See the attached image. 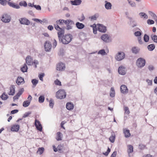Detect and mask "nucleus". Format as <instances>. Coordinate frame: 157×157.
Segmentation results:
<instances>
[{
  "mask_svg": "<svg viewBox=\"0 0 157 157\" xmlns=\"http://www.w3.org/2000/svg\"><path fill=\"white\" fill-rule=\"evenodd\" d=\"M25 61L26 63L28 66H33L35 68H36L37 65L39 64L37 60L33 59L30 56H28L26 58Z\"/></svg>",
  "mask_w": 157,
  "mask_h": 157,
  "instance_id": "obj_1",
  "label": "nucleus"
},
{
  "mask_svg": "<svg viewBox=\"0 0 157 157\" xmlns=\"http://www.w3.org/2000/svg\"><path fill=\"white\" fill-rule=\"evenodd\" d=\"M61 40V42L64 44H67L69 43L72 40V36L70 34H67L63 36Z\"/></svg>",
  "mask_w": 157,
  "mask_h": 157,
  "instance_id": "obj_2",
  "label": "nucleus"
},
{
  "mask_svg": "<svg viewBox=\"0 0 157 157\" xmlns=\"http://www.w3.org/2000/svg\"><path fill=\"white\" fill-rule=\"evenodd\" d=\"M66 96V93L63 90H60L56 93V97L58 99H61L64 98Z\"/></svg>",
  "mask_w": 157,
  "mask_h": 157,
  "instance_id": "obj_3",
  "label": "nucleus"
},
{
  "mask_svg": "<svg viewBox=\"0 0 157 157\" xmlns=\"http://www.w3.org/2000/svg\"><path fill=\"white\" fill-rule=\"evenodd\" d=\"M145 60L144 59L140 58L136 60V65L138 68H141L145 65Z\"/></svg>",
  "mask_w": 157,
  "mask_h": 157,
  "instance_id": "obj_4",
  "label": "nucleus"
},
{
  "mask_svg": "<svg viewBox=\"0 0 157 157\" xmlns=\"http://www.w3.org/2000/svg\"><path fill=\"white\" fill-rule=\"evenodd\" d=\"M125 57V54L122 51L118 52L115 56V59L117 61H120L123 59Z\"/></svg>",
  "mask_w": 157,
  "mask_h": 157,
  "instance_id": "obj_5",
  "label": "nucleus"
},
{
  "mask_svg": "<svg viewBox=\"0 0 157 157\" xmlns=\"http://www.w3.org/2000/svg\"><path fill=\"white\" fill-rule=\"evenodd\" d=\"M11 17L9 14L5 13L3 14L1 17V20L3 22L8 23L11 20Z\"/></svg>",
  "mask_w": 157,
  "mask_h": 157,
  "instance_id": "obj_6",
  "label": "nucleus"
},
{
  "mask_svg": "<svg viewBox=\"0 0 157 157\" xmlns=\"http://www.w3.org/2000/svg\"><path fill=\"white\" fill-rule=\"evenodd\" d=\"M101 39L104 42L109 43L112 41V39L110 36L107 34H104L101 36Z\"/></svg>",
  "mask_w": 157,
  "mask_h": 157,
  "instance_id": "obj_7",
  "label": "nucleus"
},
{
  "mask_svg": "<svg viewBox=\"0 0 157 157\" xmlns=\"http://www.w3.org/2000/svg\"><path fill=\"white\" fill-rule=\"evenodd\" d=\"M65 64L63 63H59L56 65V69L57 71L62 72L65 69Z\"/></svg>",
  "mask_w": 157,
  "mask_h": 157,
  "instance_id": "obj_8",
  "label": "nucleus"
},
{
  "mask_svg": "<svg viewBox=\"0 0 157 157\" xmlns=\"http://www.w3.org/2000/svg\"><path fill=\"white\" fill-rule=\"evenodd\" d=\"M97 27L98 30L102 33H105L107 31V28L105 26L101 24H97Z\"/></svg>",
  "mask_w": 157,
  "mask_h": 157,
  "instance_id": "obj_9",
  "label": "nucleus"
},
{
  "mask_svg": "<svg viewBox=\"0 0 157 157\" xmlns=\"http://www.w3.org/2000/svg\"><path fill=\"white\" fill-rule=\"evenodd\" d=\"M118 71L119 74L122 75H125L127 72L126 68L123 66H120L118 68Z\"/></svg>",
  "mask_w": 157,
  "mask_h": 157,
  "instance_id": "obj_10",
  "label": "nucleus"
},
{
  "mask_svg": "<svg viewBox=\"0 0 157 157\" xmlns=\"http://www.w3.org/2000/svg\"><path fill=\"white\" fill-rule=\"evenodd\" d=\"M121 92L123 94H126L128 92V89L125 85H122L120 88Z\"/></svg>",
  "mask_w": 157,
  "mask_h": 157,
  "instance_id": "obj_11",
  "label": "nucleus"
},
{
  "mask_svg": "<svg viewBox=\"0 0 157 157\" xmlns=\"http://www.w3.org/2000/svg\"><path fill=\"white\" fill-rule=\"evenodd\" d=\"M55 29L59 31L58 33V36L59 38L62 37V36L64 34V31L63 29L59 27L58 25H55Z\"/></svg>",
  "mask_w": 157,
  "mask_h": 157,
  "instance_id": "obj_12",
  "label": "nucleus"
},
{
  "mask_svg": "<svg viewBox=\"0 0 157 157\" xmlns=\"http://www.w3.org/2000/svg\"><path fill=\"white\" fill-rule=\"evenodd\" d=\"M35 125L37 130L40 131H42V127L40 122L38 120H35Z\"/></svg>",
  "mask_w": 157,
  "mask_h": 157,
  "instance_id": "obj_13",
  "label": "nucleus"
},
{
  "mask_svg": "<svg viewBox=\"0 0 157 157\" xmlns=\"http://www.w3.org/2000/svg\"><path fill=\"white\" fill-rule=\"evenodd\" d=\"M66 22L65 24L67 25V29L68 30L71 29L72 28V25L74 24L73 21L70 19H68L66 20Z\"/></svg>",
  "mask_w": 157,
  "mask_h": 157,
  "instance_id": "obj_14",
  "label": "nucleus"
},
{
  "mask_svg": "<svg viewBox=\"0 0 157 157\" xmlns=\"http://www.w3.org/2000/svg\"><path fill=\"white\" fill-rule=\"evenodd\" d=\"M44 47L46 51L49 52L52 48L51 44L49 42L46 41L44 44Z\"/></svg>",
  "mask_w": 157,
  "mask_h": 157,
  "instance_id": "obj_15",
  "label": "nucleus"
},
{
  "mask_svg": "<svg viewBox=\"0 0 157 157\" xmlns=\"http://www.w3.org/2000/svg\"><path fill=\"white\" fill-rule=\"evenodd\" d=\"M19 21L21 24L29 25L30 24V21L25 18H21L19 19Z\"/></svg>",
  "mask_w": 157,
  "mask_h": 157,
  "instance_id": "obj_16",
  "label": "nucleus"
},
{
  "mask_svg": "<svg viewBox=\"0 0 157 157\" xmlns=\"http://www.w3.org/2000/svg\"><path fill=\"white\" fill-rule=\"evenodd\" d=\"M15 86L14 85H11L10 87V91L8 94L10 95H13L15 94Z\"/></svg>",
  "mask_w": 157,
  "mask_h": 157,
  "instance_id": "obj_17",
  "label": "nucleus"
},
{
  "mask_svg": "<svg viewBox=\"0 0 157 157\" xmlns=\"http://www.w3.org/2000/svg\"><path fill=\"white\" fill-rule=\"evenodd\" d=\"M17 84L20 85L24 84L25 83V81L23 78L21 77H18L16 81Z\"/></svg>",
  "mask_w": 157,
  "mask_h": 157,
  "instance_id": "obj_18",
  "label": "nucleus"
},
{
  "mask_svg": "<svg viewBox=\"0 0 157 157\" xmlns=\"http://www.w3.org/2000/svg\"><path fill=\"white\" fill-rule=\"evenodd\" d=\"M8 4L10 6L14 8L19 9L20 8V6L18 5L15 4V3L10 1H8Z\"/></svg>",
  "mask_w": 157,
  "mask_h": 157,
  "instance_id": "obj_19",
  "label": "nucleus"
},
{
  "mask_svg": "<svg viewBox=\"0 0 157 157\" xmlns=\"http://www.w3.org/2000/svg\"><path fill=\"white\" fill-rule=\"evenodd\" d=\"M8 4L10 6L14 8L19 9L20 8V6L18 5L15 4V3L10 1H8Z\"/></svg>",
  "mask_w": 157,
  "mask_h": 157,
  "instance_id": "obj_20",
  "label": "nucleus"
},
{
  "mask_svg": "<svg viewBox=\"0 0 157 157\" xmlns=\"http://www.w3.org/2000/svg\"><path fill=\"white\" fill-rule=\"evenodd\" d=\"M74 104L71 102H67L66 105V108L68 110H72L74 107Z\"/></svg>",
  "mask_w": 157,
  "mask_h": 157,
  "instance_id": "obj_21",
  "label": "nucleus"
},
{
  "mask_svg": "<svg viewBox=\"0 0 157 157\" xmlns=\"http://www.w3.org/2000/svg\"><path fill=\"white\" fill-rule=\"evenodd\" d=\"M123 132L124 135V136L126 138H128L131 136V134L129 130L127 128H124L123 130Z\"/></svg>",
  "mask_w": 157,
  "mask_h": 157,
  "instance_id": "obj_22",
  "label": "nucleus"
},
{
  "mask_svg": "<svg viewBox=\"0 0 157 157\" xmlns=\"http://www.w3.org/2000/svg\"><path fill=\"white\" fill-rule=\"evenodd\" d=\"M19 126L18 125H13L11 128V130L13 132H17L19 130Z\"/></svg>",
  "mask_w": 157,
  "mask_h": 157,
  "instance_id": "obj_23",
  "label": "nucleus"
},
{
  "mask_svg": "<svg viewBox=\"0 0 157 157\" xmlns=\"http://www.w3.org/2000/svg\"><path fill=\"white\" fill-rule=\"evenodd\" d=\"M108 52H106L104 49H102L100 50L98 52V54L102 56H105L107 55Z\"/></svg>",
  "mask_w": 157,
  "mask_h": 157,
  "instance_id": "obj_24",
  "label": "nucleus"
},
{
  "mask_svg": "<svg viewBox=\"0 0 157 157\" xmlns=\"http://www.w3.org/2000/svg\"><path fill=\"white\" fill-rule=\"evenodd\" d=\"M105 6L106 9L107 10H110L112 8L111 4L107 1H105Z\"/></svg>",
  "mask_w": 157,
  "mask_h": 157,
  "instance_id": "obj_25",
  "label": "nucleus"
},
{
  "mask_svg": "<svg viewBox=\"0 0 157 157\" xmlns=\"http://www.w3.org/2000/svg\"><path fill=\"white\" fill-rule=\"evenodd\" d=\"M82 2L81 0H75L73 1H71V3L73 5H80Z\"/></svg>",
  "mask_w": 157,
  "mask_h": 157,
  "instance_id": "obj_26",
  "label": "nucleus"
},
{
  "mask_svg": "<svg viewBox=\"0 0 157 157\" xmlns=\"http://www.w3.org/2000/svg\"><path fill=\"white\" fill-rule=\"evenodd\" d=\"M127 147V151L128 154L132 153L133 151V146L130 144L128 145Z\"/></svg>",
  "mask_w": 157,
  "mask_h": 157,
  "instance_id": "obj_27",
  "label": "nucleus"
},
{
  "mask_svg": "<svg viewBox=\"0 0 157 157\" xmlns=\"http://www.w3.org/2000/svg\"><path fill=\"white\" fill-rule=\"evenodd\" d=\"M98 17V15L97 14H96L90 17L89 18L90 21H93L96 20Z\"/></svg>",
  "mask_w": 157,
  "mask_h": 157,
  "instance_id": "obj_28",
  "label": "nucleus"
},
{
  "mask_svg": "<svg viewBox=\"0 0 157 157\" xmlns=\"http://www.w3.org/2000/svg\"><path fill=\"white\" fill-rule=\"evenodd\" d=\"M131 50L133 53L136 54L139 52L140 49L138 47H132Z\"/></svg>",
  "mask_w": 157,
  "mask_h": 157,
  "instance_id": "obj_29",
  "label": "nucleus"
},
{
  "mask_svg": "<svg viewBox=\"0 0 157 157\" xmlns=\"http://www.w3.org/2000/svg\"><path fill=\"white\" fill-rule=\"evenodd\" d=\"M76 27L79 29H82L84 27V25L82 23L77 22L76 24Z\"/></svg>",
  "mask_w": 157,
  "mask_h": 157,
  "instance_id": "obj_30",
  "label": "nucleus"
},
{
  "mask_svg": "<svg viewBox=\"0 0 157 157\" xmlns=\"http://www.w3.org/2000/svg\"><path fill=\"white\" fill-rule=\"evenodd\" d=\"M115 92L114 88L113 87H111L109 95L112 98L114 97L115 96Z\"/></svg>",
  "mask_w": 157,
  "mask_h": 157,
  "instance_id": "obj_31",
  "label": "nucleus"
},
{
  "mask_svg": "<svg viewBox=\"0 0 157 157\" xmlns=\"http://www.w3.org/2000/svg\"><path fill=\"white\" fill-rule=\"evenodd\" d=\"M28 67L26 64L23 65L21 68V70L24 73L27 72Z\"/></svg>",
  "mask_w": 157,
  "mask_h": 157,
  "instance_id": "obj_32",
  "label": "nucleus"
},
{
  "mask_svg": "<svg viewBox=\"0 0 157 157\" xmlns=\"http://www.w3.org/2000/svg\"><path fill=\"white\" fill-rule=\"evenodd\" d=\"M139 15L141 18H143L144 19H147L148 18L147 15L145 13L140 12L139 13Z\"/></svg>",
  "mask_w": 157,
  "mask_h": 157,
  "instance_id": "obj_33",
  "label": "nucleus"
},
{
  "mask_svg": "<svg viewBox=\"0 0 157 157\" xmlns=\"http://www.w3.org/2000/svg\"><path fill=\"white\" fill-rule=\"evenodd\" d=\"M57 135L56 137V140L58 141L61 140L63 136L62 134L60 132H58L57 133Z\"/></svg>",
  "mask_w": 157,
  "mask_h": 157,
  "instance_id": "obj_34",
  "label": "nucleus"
},
{
  "mask_svg": "<svg viewBox=\"0 0 157 157\" xmlns=\"http://www.w3.org/2000/svg\"><path fill=\"white\" fill-rule=\"evenodd\" d=\"M124 114L126 115H128L130 113V111H129V108L126 106H124Z\"/></svg>",
  "mask_w": 157,
  "mask_h": 157,
  "instance_id": "obj_35",
  "label": "nucleus"
},
{
  "mask_svg": "<svg viewBox=\"0 0 157 157\" xmlns=\"http://www.w3.org/2000/svg\"><path fill=\"white\" fill-rule=\"evenodd\" d=\"M0 98L2 100H6L8 98V96L5 93H4L1 96Z\"/></svg>",
  "mask_w": 157,
  "mask_h": 157,
  "instance_id": "obj_36",
  "label": "nucleus"
},
{
  "mask_svg": "<svg viewBox=\"0 0 157 157\" xmlns=\"http://www.w3.org/2000/svg\"><path fill=\"white\" fill-rule=\"evenodd\" d=\"M128 1L129 5L133 7H136V4L135 2L129 0H128Z\"/></svg>",
  "mask_w": 157,
  "mask_h": 157,
  "instance_id": "obj_37",
  "label": "nucleus"
},
{
  "mask_svg": "<svg viewBox=\"0 0 157 157\" xmlns=\"http://www.w3.org/2000/svg\"><path fill=\"white\" fill-rule=\"evenodd\" d=\"M115 139V135L113 134L109 138V140L111 143H114Z\"/></svg>",
  "mask_w": 157,
  "mask_h": 157,
  "instance_id": "obj_38",
  "label": "nucleus"
},
{
  "mask_svg": "<svg viewBox=\"0 0 157 157\" xmlns=\"http://www.w3.org/2000/svg\"><path fill=\"white\" fill-rule=\"evenodd\" d=\"M151 37L154 42L157 43V35L152 34L151 36Z\"/></svg>",
  "mask_w": 157,
  "mask_h": 157,
  "instance_id": "obj_39",
  "label": "nucleus"
},
{
  "mask_svg": "<svg viewBox=\"0 0 157 157\" xmlns=\"http://www.w3.org/2000/svg\"><path fill=\"white\" fill-rule=\"evenodd\" d=\"M57 23L60 25H63V23H66V20H59L57 21Z\"/></svg>",
  "mask_w": 157,
  "mask_h": 157,
  "instance_id": "obj_40",
  "label": "nucleus"
},
{
  "mask_svg": "<svg viewBox=\"0 0 157 157\" xmlns=\"http://www.w3.org/2000/svg\"><path fill=\"white\" fill-rule=\"evenodd\" d=\"M147 48L150 51H152L155 48V46L153 44H151L148 46Z\"/></svg>",
  "mask_w": 157,
  "mask_h": 157,
  "instance_id": "obj_41",
  "label": "nucleus"
},
{
  "mask_svg": "<svg viewBox=\"0 0 157 157\" xmlns=\"http://www.w3.org/2000/svg\"><path fill=\"white\" fill-rule=\"evenodd\" d=\"M145 81L148 86H151L152 85V80L147 78Z\"/></svg>",
  "mask_w": 157,
  "mask_h": 157,
  "instance_id": "obj_42",
  "label": "nucleus"
},
{
  "mask_svg": "<svg viewBox=\"0 0 157 157\" xmlns=\"http://www.w3.org/2000/svg\"><path fill=\"white\" fill-rule=\"evenodd\" d=\"M44 148L43 147H41L40 148H39L37 152V153L40 155H41L44 152Z\"/></svg>",
  "mask_w": 157,
  "mask_h": 157,
  "instance_id": "obj_43",
  "label": "nucleus"
},
{
  "mask_svg": "<svg viewBox=\"0 0 157 157\" xmlns=\"http://www.w3.org/2000/svg\"><path fill=\"white\" fill-rule=\"evenodd\" d=\"M8 2L6 0H0V4L3 6H6Z\"/></svg>",
  "mask_w": 157,
  "mask_h": 157,
  "instance_id": "obj_44",
  "label": "nucleus"
},
{
  "mask_svg": "<svg viewBox=\"0 0 157 157\" xmlns=\"http://www.w3.org/2000/svg\"><path fill=\"white\" fill-rule=\"evenodd\" d=\"M30 104V101H24L23 104V105L24 107H28Z\"/></svg>",
  "mask_w": 157,
  "mask_h": 157,
  "instance_id": "obj_45",
  "label": "nucleus"
},
{
  "mask_svg": "<svg viewBox=\"0 0 157 157\" xmlns=\"http://www.w3.org/2000/svg\"><path fill=\"white\" fill-rule=\"evenodd\" d=\"M44 96H41L39 98V101L40 103H42L44 102Z\"/></svg>",
  "mask_w": 157,
  "mask_h": 157,
  "instance_id": "obj_46",
  "label": "nucleus"
},
{
  "mask_svg": "<svg viewBox=\"0 0 157 157\" xmlns=\"http://www.w3.org/2000/svg\"><path fill=\"white\" fill-rule=\"evenodd\" d=\"M19 5L21 6H23L25 7H26L27 6V4L25 1H22L20 2Z\"/></svg>",
  "mask_w": 157,
  "mask_h": 157,
  "instance_id": "obj_47",
  "label": "nucleus"
},
{
  "mask_svg": "<svg viewBox=\"0 0 157 157\" xmlns=\"http://www.w3.org/2000/svg\"><path fill=\"white\" fill-rule=\"evenodd\" d=\"M144 39L145 42H147L149 40V37L147 35L145 34L144 37Z\"/></svg>",
  "mask_w": 157,
  "mask_h": 157,
  "instance_id": "obj_48",
  "label": "nucleus"
},
{
  "mask_svg": "<svg viewBox=\"0 0 157 157\" xmlns=\"http://www.w3.org/2000/svg\"><path fill=\"white\" fill-rule=\"evenodd\" d=\"M54 83L56 85H59V86L61 85V82L58 79H57L55 81Z\"/></svg>",
  "mask_w": 157,
  "mask_h": 157,
  "instance_id": "obj_49",
  "label": "nucleus"
},
{
  "mask_svg": "<svg viewBox=\"0 0 157 157\" xmlns=\"http://www.w3.org/2000/svg\"><path fill=\"white\" fill-rule=\"evenodd\" d=\"M149 13L150 15L153 17L154 19H155L157 17V16L153 12H149Z\"/></svg>",
  "mask_w": 157,
  "mask_h": 157,
  "instance_id": "obj_50",
  "label": "nucleus"
},
{
  "mask_svg": "<svg viewBox=\"0 0 157 157\" xmlns=\"http://www.w3.org/2000/svg\"><path fill=\"white\" fill-rule=\"evenodd\" d=\"M147 23L148 25H152L154 23V21L152 20L148 19L147 20Z\"/></svg>",
  "mask_w": 157,
  "mask_h": 157,
  "instance_id": "obj_51",
  "label": "nucleus"
},
{
  "mask_svg": "<svg viewBox=\"0 0 157 157\" xmlns=\"http://www.w3.org/2000/svg\"><path fill=\"white\" fill-rule=\"evenodd\" d=\"M44 75V73H41L40 74L38 77L40 78V79L41 81H43V77Z\"/></svg>",
  "mask_w": 157,
  "mask_h": 157,
  "instance_id": "obj_52",
  "label": "nucleus"
},
{
  "mask_svg": "<svg viewBox=\"0 0 157 157\" xmlns=\"http://www.w3.org/2000/svg\"><path fill=\"white\" fill-rule=\"evenodd\" d=\"M32 82L34 85L36 86L38 82V80L36 79H33L32 80Z\"/></svg>",
  "mask_w": 157,
  "mask_h": 157,
  "instance_id": "obj_53",
  "label": "nucleus"
},
{
  "mask_svg": "<svg viewBox=\"0 0 157 157\" xmlns=\"http://www.w3.org/2000/svg\"><path fill=\"white\" fill-rule=\"evenodd\" d=\"M24 90V89L23 88H21L20 89L17 94L20 96L22 94Z\"/></svg>",
  "mask_w": 157,
  "mask_h": 157,
  "instance_id": "obj_54",
  "label": "nucleus"
},
{
  "mask_svg": "<svg viewBox=\"0 0 157 157\" xmlns=\"http://www.w3.org/2000/svg\"><path fill=\"white\" fill-rule=\"evenodd\" d=\"M33 7H34L37 10H41V7L39 5H35L33 6Z\"/></svg>",
  "mask_w": 157,
  "mask_h": 157,
  "instance_id": "obj_55",
  "label": "nucleus"
},
{
  "mask_svg": "<svg viewBox=\"0 0 157 157\" xmlns=\"http://www.w3.org/2000/svg\"><path fill=\"white\" fill-rule=\"evenodd\" d=\"M54 103L53 102V101L51 99L49 101V106L51 108H52L53 106Z\"/></svg>",
  "mask_w": 157,
  "mask_h": 157,
  "instance_id": "obj_56",
  "label": "nucleus"
},
{
  "mask_svg": "<svg viewBox=\"0 0 157 157\" xmlns=\"http://www.w3.org/2000/svg\"><path fill=\"white\" fill-rule=\"evenodd\" d=\"M85 19V17L84 15L82 14L81 15V17L79 18V20L81 21H83Z\"/></svg>",
  "mask_w": 157,
  "mask_h": 157,
  "instance_id": "obj_57",
  "label": "nucleus"
},
{
  "mask_svg": "<svg viewBox=\"0 0 157 157\" xmlns=\"http://www.w3.org/2000/svg\"><path fill=\"white\" fill-rule=\"evenodd\" d=\"M134 34L136 36H139L141 35V33L140 31H138L135 32Z\"/></svg>",
  "mask_w": 157,
  "mask_h": 157,
  "instance_id": "obj_58",
  "label": "nucleus"
},
{
  "mask_svg": "<svg viewBox=\"0 0 157 157\" xmlns=\"http://www.w3.org/2000/svg\"><path fill=\"white\" fill-rule=\"evenodd\" d=\"M93 33L94 34H97V30H98V28L97 27H96V28H94L93 29Z\"/></svg>",
  "mask_w": 157,
  "mask_h": 157,
  "instance_id": "obj_59",
  "label": "nucleus"
},
{
  "mask_svg": "<svg viewBox=\"0 0 157 157\" xmlns=\"http://www.w3.org/2000/svg\"><path fill=\"white\" fill-rule=\"evenodd\" d=\"M110 151V149L109 148H108L107 151L105 153H103V154L107 156L108 155Z\"/></svg>",
  "mask_w": 157,
  "mask_h": 157,
  "instance_id": "obj_60",
  "label": "nucleus"
},
{
  "mask_svg": "<svg viewBox=\"0 0 157 157\" xmlns=\"http://www.w3.org/2000/svg\"><path fill=\"white\" fill-rule=\"evenodd\" d=\"M20 96L18 95L17 94L13 97V99L14 100H16L18 99Z\"/></svg>",
  "mask_w": 157,
  "mask_h": 157,
  "instance_id": "obj_61",
  "label": "nucleus"
},
{
  "mask_svg": "<svg viewBox=\"0 0 157 157\" xmlns=\"http://www.w3.org/2000/svg\"><path fill=\"white\" fill-rule=\"evenodd\" d=\"M54 27L52 25H49L48 27V29L50 30H52L53 29Z\"/></svg>",
  "mask_w": 157,
  "mask_h": 157,
  "instance_id": "obj_62",
  "label": "nucleus"
},
{
  "mask_svg": "<svg viewBox=\"0 0 157 157\" xmlns=\"http://www.w3.org/2000/svg\"><path fill=\"white\" fill-rule=\"evenodd\" d=\"M117 154L116 151H114L112 154L111 157H116Z\"/></svg>",
  "mask_w": 157,
  "mask_h": 157,
  "instance_id": "obj_63",
  "label": "nucleus"
},
{
  "mask_svg": "<svg viewBox=\"0 0 157 157\" xmlns=\"http://www.w3.org/2000/svg\"><path fill=\"white\" fill-rule=\"evenodd\" d=\"M143 157H154V156L150 154H148L144 155Z\"/></svg>",
  "mask_w": 157,
  "mask_h": 157,
  "instance_id": "obj_64",
  "label": "nucleus"
}]
</instances>
